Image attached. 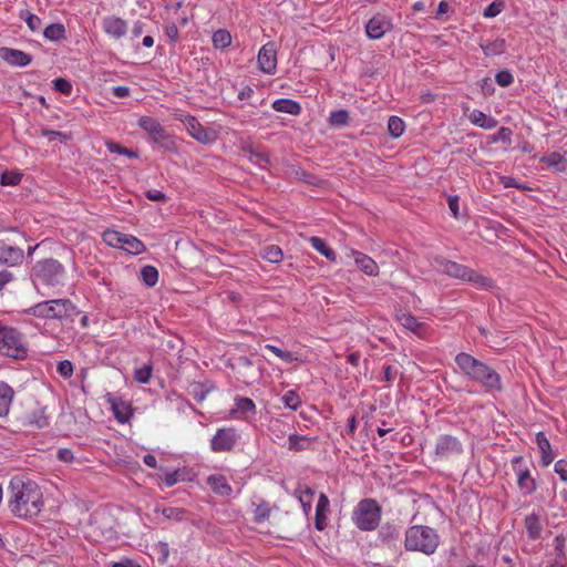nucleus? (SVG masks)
Returning <instances> with one entry per match:
<instances>
[{"label": "nucleus", "instance_id": "1", "mask_svg": "<svg viewBox=\"0 0 567 567\" xmlns=\"http://www.w3.org/2000/svg\"><path fill=\"white\" fill-rule=\"evenodd\" d=\"M8 507L19 518L39 515L43 507V495L39 485L23 476H13L8 486Z\"/></svg>", "mask_w": 567, "mask_h": 567}, {"label": "nucleus", "instance_id": "2", "mask_svg": "<svg viewBox=\"0 0 567 567\" xmlns=\"http://www.w3.org/2000/svg\"><path fill=\"white\" fill-rule=\"evenodd\" d=\"M455 363L467 379L481 384L485 391L493 392L502 390L499 374L473 355L460 352L455 357Z\"/></svg>", "mask_w": 567, "mask_h": 567}, {"label": "nucleus", "instance_id": "3", "mask_svg": "<svg viewBox=\"0 0 567 567\" xmlns=\"http://www.w3.org/2000/svg\"><path fill=\"white\" fill-rule=\"evenodd\" d=\"M439 544L440 536L432 527L414 525L405 530L404 547L409 551L432 555L435 553Z\"/></svg>", "mask_w": 567, "mask_h": 567}, {"label": "nucleus", "instance_id": "4", "mask_svg": "<svg viewBox=\"0 0 567 567\" xmlns=\"http://www.w3.org/2000/svg\"><path fill=\"white\" fill-rule=\"evenodd\" d=\"M22 312L47 320H63L76 313V307L70 299H52L39 302Z\"/></svg>", "mask_w": 567, "mask_h": 567}, {"label": "nucleus", "instance_id": "5", "mask_svg": "<svg viewBox=\"0 0 567 567\" xmlns=\"http://www.w3.org/2000/svg\"><path fill=\"white\" fill-rule=\"evenodd\" d=\"M434 267L437 271L444 275L463 281L472 282L478 288L485 289L492 287V280L489 278H486L475 270L468 268L467 266L457 264L455 261L446 260L443 258L435 259Z\"/></svg>", "mask_w": 567, "mask_h": 567}, {"label": "nucleus", "instance_id": "6", "mask_svg": "<svg viewBox=\"0 0 567 567\" xmlns=\"http://www.w3.org/2000/svg\"><path fill=\"white\" fill-rule=\"evenodd\" d=\"M0 354L13 358L24 359L28 354L25 340L16 328L4 326L0 321Z\"/></svg>", "mask_w": 567, "mask_h": 567}, {"label": "nucleus", "instance_id": "7", "mask_svg": "<svg viewBox=\"0 0 567 567\" xmlns=\"http://www.w3.org/2000/svg\"><path fill=\"white\" fill-rule=\"evenodd\" d=\"M138 126L151 137V141L159 148L169 153H177L178 145L175 138L164 128V126L154 117L142 116L138 120Z\"/></svg>", "mask_w": 567, "mask_h": 567}, {"label": "nucleus", "instance_id": "8", "mask_svg": "<svg viewBox=\"0 0 567 567\" xmlns=\"http://www.w3.org/2000/svg\"><path fill=\"white\" fill-rule=\"evenodd\" d=\"M352 520L361 530H373L381 520V507L378 505L377 501L364 498L355 506Z\"/></svg>", "mask_w": 567, "mask_h": 567}, {"label": "nucleus", "instance_id": "9", "mask_svg": "<svg viewBox=\"0 0 567 567\" xmlns=\"http://www.w3.org/2000/svg\"><path fill=\"white\" fill-rule=\"evenodd\" d=\"M33 277L48 286H58L62 284L64 277V267L56 259H43L33 266Z\"/></svg>", "mask_w": 567, "mask_h": 567}, {"label": "nucleus", "instance_id": "10", "mask_svg": "<svg viewBox=\"0 0 567 567\" xmlns=\"http://www.w3.org/2000/svg\"><path fill=\"white\" fill-rule=\"evenodd\" d=\"M239 434L234 427H220L210 440L214 453L230 452L239 442Z\"/></svg>", "mask_w": 567, "mask_h": 567}, {"label": "nucleus", "instance_id": "11", "mask_svg": "<svg viewBox=\"0 0 567 567\" xmlns=\"http://www.w3.org/2000/svg\"><path fill=\"white\" fill-rule=\"evenodd\" d=\"M513 471L517 478V485L524 496L532 495L536 488V481L532 477L528 466L522 456L512 460Z\"/></svg>", "mask_w": 567, "mask_h": 567}, {"label": "nucleus", "instance_id": "12", "mask_svg": "<svg viewBox=\"0 0 567 567\" xmlns=\"http://www.w3.org/2000/svg\"><path fill=\"white\" fill-rule=\"evenodd\" d=\"M188 134L202 144H212L217 140V133L214 130L205 128L196 117L184 115L181 117Z\"/></svg>", "mask_w": 567, "mask_h": 567}, {"label": "nucleus", "instance_id": "13", "mask_svg": "<svg viewBox=\"0 0 567 567\" xmlns=\"http://www.w3.org/2000/svg\"><path fill=\"white\" fill-rule=\"evenodd\" d=\"M463 453V444L461 441L452 435H440L435 443V455L439 458L449 460L458 456Z\"/></svg>", "mask_w": 567, "mask_h": 567}, {"label": "nucleus", "instance_id": "14", "mask_svg": "<svg viewBox=\"0 0 567 567\" xmlns=\"http://www.w3.org/2000/svg\"><path fill=\"white\" fill-rule=\"evenodd\" d=\"M258 65L261 72L274 74L277 70V49L274 42H267L258 52Z\"/></svg>", "mask_w": 567, "mask_h": 567}, {"label": "nucleus", "instance_id": "15", "mask_svg": "<svg viewBox=\"0 0 567 567\" xmlns=\"http://www.w3.org/2000/svg\"><path fill=\"white\" fill-rule=\"evenodd\" d=\"M23 257L24 255L21 248L8 245L6 241L0 240V265L13 267L21 264Z\"/></svg>", "mask_w": 567, "mask_h": 567}, {"label": "nucleus", "instance_id": "16", "mask_svg": "<svg viewBox=\"0 0 567 567\" xmlns=\"http://www.w3.org/2000/svg\"><path fill=\"white\" fill-rule=\"evenodd\" d=\"M103 31L115 40L123 38L127 32V23L118 17H105L102 21Z\"/></svg>", "mask_w": 567, "mask_h": 567}, {"label": "nucleus", "instance_id": "17", "mask_svg": "<svg viewBox=\"0 0 567 567\" xmlns=\"http://www.w3.org/2000/svg\"><path fill=\"white\" fill-rule=\"evenodd\" d=\"M0 58L12 66H27L32 61L30 54L11 48H1Z\"/></svg>", "mask_w": 567, "mask_h": 567}, {"label": "nucleus", "instance_id": "18", "mask_svg": "<svg viewBox=\"0 0 567 567\" xmlns=\"http://www.w3.org/2000/svg\"><path fill=\"white\" fill-rule=\"evenodd\" d=\"M390 29L391 22L383 16L371 18L365 25L367 35L373 40L381 39Z\"/></svg>", "mask_w": 567, "mask_h": 567}, {"label": "nucleus", "instance_id": "19", "mask_svg": "<svg viewBox=\"0 0 567 567\" xmlns=\"http://www.w3.org/2000/svg\"><path fill=\"white\" fill-rule=\"evenodd\" d=\"M107 402L111 405V410L114 417L122 424L128 423L133 416V410L130 403L126 401L110 396Z\"/></svg>", "mask_w": 567, "mask_h": 567}, {"label": "nucleus", "instance_id": "20", "mask_svg": "<svg viewBox=\"0 0 567 567\" xmlns=\"http://www.w3.org/2000/svg\"><path fill=\"white\" fill-rule=\"evenodd\" d=\"M351 257L358 268L368 276H377L379 274L378 264L368 255L352 249L350 251Z\"/></svg>", "mask_w": 567, "mask_h": 567}, {"label": "nucleus", "instance_id": "21", "mask_svg": "<svg viewBox=\"0 0 567 567\" xmlns=\"http://www.w3.org/2000/svg\"><path fill=\"white\" fill-rule=\"evenodd\" d=\"M330 502L324 493L319 495L316 506L315 527L318 530H323L328 526V514L330 512Z\"/></svg>", "mask_w": 567, "mask_h": 567}, {"label": "nucleus", "instance_id": "22", "mask_svg": "<svg viewBox=\"0 0 567 567\" xmlns=\"http://www.w3.org/2000/svg\"><path fill=\"white\" fill-rule=\"evenodd\" d=\"M207 484L215 494L221 497H228L233 493V488L227 478L221 474L209 475L207 477Z\"/></svg>", "mask_w": 567, "mask_h": 567}, {"label": "nucleus", "instance_id": "23", "mask_svg": "<svg viewBox=\"0 0 567 567\" xmlns=\"http://www.w3.org/2000/svg\"><path fill=\"white\" fill-rule=\"evenodd\" d=\"M399 322L417 337L424 338L426 333V327L420 322L414 316L409 312H403L398 316Z\"/></svg>", "mask_w": 567, "mask_h": 567}, {"label": "nucleus", "instance_id": "24", "mask_svg": "<svg viewBox=\"0 0 567 567\" xmlns=\"http://www.w3.org/2000/svg\"><path fill=\"white\" fill-rule=\"evenodd\" d=\"M539 161L553 168L555 172L567 173V158L565 157V154L551 152L542 156Z\"/></svg>", "mask_w": 567, "mask_h": 567}, {"label": "nucleus", "instance_id": "25", "mask_svg": "<svg viewBox=\"0 0 567 567\" xmlns=\"http://www.w3.org/2000/svg\"><path fill=\"white\" fill-rule=\"evenodd\" d=\"M13 395L14 391L12 388L6 382L0 381V417L9 413Z\"/></svg>", "mask_w": 567, "mask_h": 567}, {"label": "nucleus", "instance_id": "26", "mask_svg": "<svg viewBox=\"0 0 567 567\" xmlns=\"http://www.w3.org/2000/svg\"><path fill=\"white\" fill-rule=\"evenodd\" d=\"M468 118L472 124L485 130H492L497 126V121L494 117L487 116L480 110H473Z\"/></svg>", "mask_w": 567, "mask_h": 567}, {"label": "nucleus", "instance_id": "27", "mask_svg": "<svg viewBox=\"0 0 567 567\" xmlns=\"http://www.w3.org/2000/svg\"><path fill=\"white\" fill-rule=\"evenodd\" d=\"M536 443L542 452L543 465L548 466L554 460V454L551 452L550 443L543 432L536 434Z\"/></svg>", "mask_w": 567, "mask_h": 567}, {"label": "nucleus", "instance_id": "28", "mask_svg": "<svg viewBox=\"0 0 567 567\" xmlns=\"http://www.w3.org/2000/svg\"><path fill=\"white\" fill-rule=\"evenodd\" d=\"M27 424L37 429H44L49 426V416L45 413V408H37L27 415Z\"/></svg>", "mask_w": 567, "mask_h": 567}, {"label": "nucleus", "instance_id": "29", "mask_svg": "<svg viewBox=\"0 0 567 567\" xmlns=\"http://www.w3.org/2000/svg\"><path fill=\"white\" fill-rule=\"evenodd\" d=\"M272 109L276 112L287 113L290 115H298L301 106L298 102L290 99H278L272 103Z\"/></svg>", "mask_w": 567, "mask_h": 567}, {"label": "nucleus", "instance_id": "30", "mask_svg": "<svg viewBox=\"0 0 567 567\" xmlns=\"http://www.w3.org/2000/svg\"><path fill=\"white\" fill-rule=\"evenodd\" d=\"M120 249H124L132 255H140L145 251L146 247L137 237L124 234Z\"/></svg>", "mask_w": 567, "mask_h": 567}, {"label": "nucleus", "instance_id": "31", "mask_svg": "<svg viewBox=\"0 0 567 567\" xmlns=\"http://www.w3.org/2000/svg\"><path fill=\"white\" fill-rule=\"evenodd\" d=\"M525 528L529 538L534 540L540 538L543 526L539 516L535 513L527 515L525 517Z\"/></svg>", "mask_w": 567, "mask_h": 567}, {"label": "nucleus", "instance_id": "32", "mask_svg": "<svg viewBox=\"0 0 567 567\" xmlns=\"http://www.w3.org/2000/svg\"><path fill=\"white\" fill-rule=\"evenodd\" d=\"M189 480V472L186 467L177 468L175 471H166L163 481L166 487H172L179 482Z\"/></svg>", "mask_w": 567, "mask_h": 567}, {"label": "nucleus", "instance_id": "33", "mask_svg": "<svg viewBox=\"0 0 567 567\" xmlns=\"http://www.w3.org/2000/svg\"><path fill=\"white\" fill-rule=\"evenodd\" d=\"M213 385L210 383L203 382H193L188 386V393L197 401L203 402L208 393L213 390Z\"/></svg>", "mask_w": 567, "mask_h": 567}, {"label": "nucleus", "instance_id": "34", "mask_svg": "<svg viewBox=\"0 0 567 567\" xmlns=\"http://www.w3.org/2000/svg\"><path fill=\"white\" fill-rule=\"evenodd\" d=\"M256 405L249 398H237L235 400V409L231 411L234 414L238 413L240 417H246L248 413L254 414Z\"/></svg>", "mask_w": 567, "mask_h": 567}, {"label": "nucleus", "instance_id": "35", "mask_svg": "<svg viewBox=\"0 0 567 567\" xmlns=\"http://www.w3.org/2000/svg\"><path fill=\"white\" fill-rule=\"evenodd\" d=\"M310 244H311L312 248H315L317 251H319L321 255H323L328 260H331V261L336 260V258H337L336 252L333 251V249H331L329 247V245L322 238L311 237Z\"/></svg>", "mask_w": 567, "mask_h": 567}, {"label": "nucleus", "instance_id": "36", "mask_svg": "<svg viewBox=\"0 0 567 567\" xmlns=\"http://www.w3.org/2000/svg\"><path fill=\"white\" fill-rule=\"evenodd\" d=\"M260 256L269 262L277 264L282 260L284 252L279 246L268 245L262 248Z\"/></svg>", "mask_w": 567, "mask_h": 567}, {"label": "nucleus", "instance_id": "37", "mask_svg": "<svg viewBox=\"0 0 567 567\" xmlns=\"http://www.w3.org/2000/svg\"><path fill=\"white\" fill-rule=\"evenodd\" d=\"M212 40L216 49H225L231 44V34L225 29H219L214 32Z\"/></svg>", "mask_w": 567, "mask_h": 567}, {"label": "nucleus", "instance_id": "38", "mask_svg": "<svg viewBox=\"0 0 567 567\" xmlns=\"http://www.w3.org/2000/svg\"><path fill=\"white\" fill-rule=\"evenodd\" d=\"M154 511L161 513L167 520L181 522L185 517V511L179 507H164L162 509L156 507Z\"/></svg>", "mask_w": 567, "mask_h": 567}, {"label": "nucleus", "instance_id": "39", "mask_svg": "<svg viewBox=\"0 0 567 567\" xmlns=\"http://www.w3.org/2000/svg\"><path fill=\"white\" fill-rule=\"evenodd\" d=\"M141 278L147 287H154L158 281V270L151 265L141 269Z\"/></svg>", "mask_w": 567, "mask_h": 567}, {"label": "nucleus", "instance_id": "40", "mask_svg": "<svg viewBox=\"0 0 567 567\" xmlns=\"http://www.w3.org/2000/svg\"><path fill=\"white\" fill-rule=\"evenodd\" d=\"M43 35L48 40L58 41L65 37V28L62 23H52L44 29Z\"/></svg>", "mask_w": 567, "mask_h": 567}, {"label": "nucleus", "instance_id": "41", "mask_svg": "<svg viewBox=\"0 0 567 567\" xmlns=\"http://www.w3.org/2000/svg\"><path fill=\"white\" fill-rule=\"evenodd\" d=\"M265 349L272 352L276 357H278L280 360H282L286 363L299 361L298 354L290 352V351H285L274 344L268 343L265 346Z\"/></svg>", "mask_w": 567, "mask_h": 567}, {"label": "nucleus", "instance_id": "42", "mask_svg": "<svg viewBox=\"0 0 567 567\" xmlns=\"http://www.w3.org/2000/svg\"><path fill=\"white\" fill-rule=\"evenodd\" d=\"M271 513V506L269 503L261 501L259 504L256 505L254 509V520L256 523H264L266 522Z\"/></svg>", "mask_w": 567, "mask_h": 567}, {"label": "nucleus", "instance_id": "43", "mask_svg": "<svg viewBox=\"0 0 567 567\" xmlns=\"http://www.w3.org/2000/svg\"><path fill=\"white\" fill-rule=\"evenodd\" d=\"M298 499L302 506L303 513L309 515L311 512V503L313 497V491L310 487H306L305 489H297Z\"/></svg>", "mask_w": 567, "mask_h": 567}, {"label": "nucleus", "instance_id": "44", "mask_svg": "<svg viewBox=\"0 0 567 567\" xmlns=\"http://www.w3.org/2000/svg\"><path fill=\"white\" fill-rule=\"evenodd\" d=\"M388 130L392 137H400L405 130L403 120L400 118L399 116H390L388 121Z\"/></svg>", "mask_w": 567, "mask_h": 567}, {"label": "nucleus", "instance_id": "45", "mask_svg": "<svg viewBox=\"0 0 567 567\" xmlns=\"http://www.w3.org/2000/svg\"><path fill=\"white\" fill-rule=\"evenodd\" d=\"M123 236V233L109 229L103 233V240L106 245L120 249L122 246Z\"/></svg>", "mask_w": 567, "mask_h": 567}, {"label": "nucleus", "instance_id": "46", "mask_svg": "<svg viewBox=\"0 0 567 567\" xmlns=\"http://www.w3.org/2000/svg\"><path fill=\"white\" fill-rule=\"evenodd\" d=\"M105 146L110 153L120 154L130 158H137L138 154L132 150L125 148L113 141H106Z\"/></svg>", "mask_w": 567, "mask_h": 567}, {"label": "nucleus", "instance_id": "47", "mask_svg": "<svg viewBox=\"0 0 567 567\" xmlns=\"http://www.w3.org/2000/svg\"><path fill=\"white\" fill-rule=\"evenodd\" d=\"M566 537L560 534L557 535L554 539V547H555V559L554 560H567L566 557Z\"/></svg>", "mask_w": 567, "mask_h": 567}, {"label": "nucleus", "instance_id": "48", "mask_svg": "<svg viewBox=\"0 0 567 567\" xmlns=\"http://www.w3.org/2000/svg\"><path fill=\"white\" fill-rule=\"evenodd\" d=\"M308 445V439L305 436H299L297 434H289L288 436V449L290 451H302L306 450Z\"/></svg>", "mask_w": 567, "mask_h": 567}, {"label": "nucleus", "instance_id": "49", "mask_svg": "<svg viewBox=\"0 0 567 567\" xmlns=\"http://www.w3.org/2000/svg\"><path fill=\"white\" fill-rule=\"evenodd\" d=\"M153 368L151 364H144L141 368L135 369L134 378L138 383L146 384L152 378Z\"/></svg>", "mask_w": 567, "mask_h": 567}, {"label": "nucleus", "instance_id": "50", "mask_svg": "<svg viewBox=\"0 0 567 567\" xmlns=\"http://www.w3.org/2000/svg\"><path fill=\"white\" fill-rule=\"evenodd\" d=\"M281 401L282 403L285 404L286 408L290 409V410H297L300 404H301V400L299 398V395L295 392V391H287L282 398H281Z\"/></svg>", "mask_w": 567, "mask_h": 567}, {"label": "nucleus", "instance_id": "51", "mask_svg": "<svg viewBox=\"0 0 567 567\" xmlns=\"http://www.w3.org/2000/svg\"><path fill=\"white\" fill-rule=\"evenodd\" d=\"M505 9V2L503 0H495L488 4L484 11L483 17L491 19L498 16Z\"/></svg>", "mask_w": 567, "mask_h": 567}, {"label": "nucleus", "instance_id": "52", "mask_svg": "<svg viewBox=\"0 0 567 567\" xmlns=\"http://www.w3.org/2000/svg\"><path fill=\"white\" fill-rule=\"evenodd\" d=\"M349 114L344 110H338L330 113L329 123L334 126H343L348 123Z\"/></svg>", "mask_w": 567, "mask_h": 567}, {"label": "nucleus", "instance_id": "53", "mask_svg": "<svg viewBox=\"0 0 567 567\" xmlns=\"http://www.w3.org/2000/svg\"><path fill=\"white\" fill-rule=\"evenodd\" d=\"M249 161L261 168H266V166L270 163L269 155L265 152L250 151Z\"/></svg>", "mask_w": 567, "mask_h": 567}, {"label": "nucleus", "instance_id": "54", "mask_svg": "<svg viewBox=\"0 0 567 567\" xmlns=\"http://www.w3.org/2000/svg\"><path fill=\"white\" fill-rule=\"evenodd\" d=\"M287 426H288V424L281 422L279 420H275L271 423L270 431H271V434L274 435L276 442L285 437V435H286L285 429Z\"/></svg>", "mask_w": 567, "mask_h": 567}, {"label": "nucleus", "instance_id": "55", "mask_svg": "<svg viewBox=\"0 0 567 567\" xmlns=\"http://www.w3.org/2000/svg\"><path fill=\"white\" fill-rule=\"evenodd\" d=\"M41 135L47 137L50 142L59 140L60 142H66L69 140V135L53 130L43 128L41 131Z\"/></svg>", "mask_w": 567, "mask_h": 567}, {"label": "nucleus", "instance_id": "56", "mask_svg": "<svg viewBox=\"0 0 567 567\" xmlns=\"http://www.w3.org/2000/svg\"><path fill=\"white\" fill-rule=\"evenodd\" d=\"M495 81L499 86L506 87L513 83L514 78L509 71L503 70L495 75Z\"/></svg>", "mask_w": 567, "mask_h": 567}, {"label": "nucleus", "instance_id": "57", "mask_svg": "<svg viewBox=\"0 0 567 567\" xmlns=\"http://www.w3.org/2000/svg\"><path fill=\"white\" fill-rule=\"evenodd\" d=\"M53 86L58 92L64 95H70L72 92V84L68 80L62 78L55 79L53 81Z\"/></svg>", "mask_w": 567, "mask_h": 567}, {"label": "nucleus", "instance_id": "58", "mask_svg": "<svg viewBox=\"0 0 567 567\" xmlns=\"http://www.w3.org/2000/svg\"><path fill=\"white\" fill-rule=\"evenodd\" d=\"M58 372L64 379H69L73 374V364L69 360H63L58 363Z\"/></svg>", "mask_w": 567, "mask_h": 567}, {"label": "nucleus", "instance_id": "59", "mask_svg": "<svg viewBox=\"0 0 567 567\" xmlns=\"http://www.w3.org/2000/svg\"><path fill=\"white\" fill-rule=\"evenodd\" d=\"M25 22L29 29L33 32L39 31L41 28V19L38 16L30 12H25Z\"/></svg>", "mask_w": 567, "mask_h": 567}, {"label": "nucleus", "instance_id": "60", "mask_svg": "<svg viewBox=\"0 0 567 567\" xmlns=\"http://www.w3.org/2000/svg\"><path fill=\"white\" fill-rule=\"evenodd\" d=\"M458 196L456 195H449L447 196V204H449V208H450V212H451V215L454 217V218H458L460 217V205H458Z\"/></svg>", "mask_w": 567, "mask_h": 567}, {"label": "nucleus", "instance_id": "61", "mask_svg": "<svg viewBox=\"0 0 567 567\" xmlns=\"http://www.w3.org/2000/svg\"><path fill=\"white\" fill-rule=\"evenodd\" d=\"M56 457L59 461L71 464L75 461V456L70 449H60L56 453Z\"/></svg>", "mask_w": 567, "mask_h": 567}, {"label": "nucleus", "instance_id": "62", "mask_svg": "<svg viewBox=\"0 0 567 567\" xmlns=\"http://www.w3.org/2000/svg\"><path fill=\"white\" fill-rule=\"evenodd\" d=\"M399 375V371L393 365H384L383 367V380L386 381V382H392L394 381Z\"/></svg>", "mask_w": 567, "mask_h": 567}, {"label": "nucleus", "instance_id": "63", "mask_svg": "<svg viewBox=\"0 0 567 567\" xmlns=\"http://www.w3.org/2000/svg\"><path fill=\"white\" fill-rule=\"evenodd\" d=\"M554 470L563 482H567V462L565 460H558L555 463Z\"/></svg>", "mask_w": 567, "mask_h": 567}, {"label": "nucleus", "instance_id": "64", "mask_svg": "<svg viewBox=\"0 0 567 567\" xmlns=\"http://www.w3.org/2000/svg\"><path fill=\"white\" fill-rule=\"evenodd\" d=\"M511 136H512L511 128L503 126L498 130L496 135L493 137V142L503 141L505 143H509Z\"/></svg>", "mask_w": 567, "mask_h": 567}]
</instances>
